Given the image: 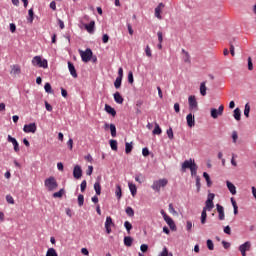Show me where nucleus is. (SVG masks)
<instances>
[{"label":"nucleus","mask_w":256,"mask_h":256,"mask_svg":"<svg viewBox=\"0 0 256 256\" xmlns=\"http://www.w3.org/2000/svg\"><path fill=\"white\" fill-rule=\"evenodd\" d=\"M164 7H165V4L159 3V5L155 8V17H157V19H162L161 9H163Z\"/></svg>","instance_id":"4be33fe9"},{"label":"nucleus","mask_w":256,"mask_h":256,"mask_svg":"<svg viewBox=\"0 0 256 256\" xmlns=\"http://www.w3.org/2000/svg\"><path fill=\"white\" fill-rule=\"evenodd\" d=\"M226 185L231 195H237V187H235V184L231 183L230 181H226Z\"/></svg>","instance_id":"a211bd4d"},{"label":"nucleus","mask_w":256,"mask_h":256,"mask_svg":"<svg viewBox=\"0 0 256 256\" xmlns=\"http://www.w3.org/2000/svg\"><path fill=\"white\" fill-rule=\"evenodd\" d=\"M203 177L206 180L207 187H211V185H213V182H211V177L209 176V174L207 172H204Z\"/></svg>","instance_id":"2f4dec72"},{"label":"nucleus","mask_w":256,"mask_h":256,"mask_svg":"<svg viewBox=\"0 0 256 256\" xmlns=\"http://www.w3.org/2000/svg\"><path fill=\"white\" fill-rule=\"evenodd\" d=\"M10 75L12 77H18V75H21V66L19 64H14L10 66Z\"/></svg>","instance_id":"1a4fd4ad"},{"label":"nucleus","mask_w":256,"mask_h":256,"mask_svg":"<svg viewBox=\"0 0 256 256\" xmlns=\"http://www.w3.org/2000/svg\"><path fill=\"white\" fill-rule=\"evenodd\" d=\"M145 53H146L147 57H152L153 56V54L151 53V47H149V45L146 46Z\"/></svg>","instance_id":"864d4df0"},{"label":"nucleus","mask_w":256,"mask_h":256,"mask_svg":"<svg viewBox=\"0 0 256 256\" xmlns=\"http://www.w3.org/2000/svg\"><path fill=\"white\" fill-rule=\"evenodd\" d=\"M44 89H45L46 93H53V88L51 87V84H49V83L45 84Z\"/></svg>","instance_id":"09e8293b"},{"label":"nucleus","mask_w":256,"mask_h":256,"mask_svg":"<svg viewBox=\"0 0 256 256\" xmlns=\"http://www.w3.org/2000/svg\"><path fill=\"white\" fill-rule=\"evenodd\" d=\"M223 111H225V106L220 105L218 110L215 108H212L210 113H211V118L212 119H217V117L223 115Z\"/></svg>","instance_id":"0eeeda50"},{"label":"nucleus","mask_w":256,"mask_h":256,"mask_svg":"<svg viewBox=\"0 0 256 256\" xmlns=\"http://www.w3.org/2000/svg\"><path fill=\"white\" fill-rule=\"evenodd\" d=\"M125 147H126L125 148L126 154L129 155V153H131V151H133V145L126 142Z\"/></svg>","instance_id":"37998d69"},{"label":"nucleus","mask_w":256,"mask_h":256,"mask_svg":"<svg viewBox=\"0 0 256 256\" xmlns=\"http://www.w3.org/2000/svg\"><path fill=\"white\" fill-rule=\"evenodd\" d=\"M160 256H169V250H167V248H163L162 252L160 253Z\"/></svg>","instance_id":"0e129e2a"},{"label":"nucleus","mask_w":256,"mask_h":256,"mask_svg":"<svg viewBox=\"0 0 256 256\" xmlns=\"http://www.w3.org/2000/svg\"><path fill=\"white\" fill-rule=\"evenodd\" d=\"M123 79L122 78H116L115 82H114V87L115 89H119L121 87V83H122Z\"/></svg>","instance_id":"c03bdc74"},{"label":"nucleus","mask_w":256,"mask_h":256,"mask_svg":"<svg viewBox=\"0 0 256 256\" xmlns=\"http://www.w3.org/2000/svg\"><path fill=\"white\" fill-rule=\"evenodd\" d=\"M168 227H170L171 231H177V225H175V221H173V218H170V216H168L167 219L164 220Z\"/></svg>","instance_id":"2eb2a0df"},{"label":"nucleus","mask_w":256,"mask_h":256,"mask_svg":"<svg viewBox=\"0 0 256 256\" xmlns=\"http://www.w3.org/2000/svg\"><path fill=\"white\" fill-rule=\"evenodd\" d=\"M193 165H197V163H195V160L193 159L185 160L181 166L182 173H185L187 169H192Z\"/></svg>","instance_id":"423d86ee"},{"label":"nucleus","mask_w":256,"mask_h":256,"mask_svg":"<svg viewBox=\"0 0 256 256\" xmlns=\"http://www.w3.org/2000/svg\"><path fill=\"white\" fill-rule=\"evenodd\" d=\"M251 111V106L249 105V103L245 104V108H244V115L245 117L249 118V113Z\"/></svg>","instance_id":"58836bf2"},{"label":"nucleus","mask_w":256,"mask_h":256,"mask_svg":"<svg viewBox=\"0 0 256 256\" xmlns=\"http://www.w3.org/2000/svg\"><path fill=\"white\" fill-rule=\"evenodd\" d=\"M32 65L34 67H40L42 69H47V67H49V63L47 62V59H43L41 56H35L32 59Z\"/></svg>","instance_id":"f257e3e1"},{"label":"nucleus","mask_w":256,"mask_h":256,"mask_svg":"<svg viewBox=\"0 0 256 256\" xmlns=\"http://www.w3.org/2000/svg\"><path fill=\"white\" fill-rule=\"evenodd\" d=\"M67 147L70 149V151L73 150V138H70V139L67 141Z\"/></svg>","instance_id":"052dcab7"},{"label":"nucleus","mask_w":256,"mask_h":256,"mask_svg":"<svg viewBox=\"0 0 256 256\" xmlns=\"http://www.w3.org/2000/svg\"><path fill=\"white\" fill-rule=\"evenodd\" d=\"M182 53L184 63H191V56L189 55V52L185 51V49H182Z\"/></svg>","instance_id":"bb28decb"},{"label":"nucleus","mask_w":256,"mask_h":256,"mask_svg":"<svg viewBox=\"0 0 256 256\" xmlns=\"http://www.w3.org/2000/svg\"><path fill=\"white\" fill-rule=\"evenodd\" d=\"M110 128L111 136L117 137V127H115V124H105V129Z\"/></svg>","instance_id":"5701e85b"},{"label":"nucleus","mask_w":256,"mask_h":256,"mask_svg":"<svg viewBox=\"0 0 256 256\" xmlns=\"http://www.w3.org/2000/svg\"><path fill=\"white\" fill-rule=\"evenodd\" d=\"M197 169H199V166H197V164L193 165L192 169H190L191 177L197 178Z\"/></svg>","instance_id":"4c0bfd02"},{"label":"nucleus","mask_w":256,"mask_h":256,"mask_svg":"<svg viewBox=\"0 0 256 256\" xmlns=\"http://www.w3.org/2000/svg\"><path fill=\"white\" fill-rule=\"evenodd\" d=\"M80 189L82 193H85V190L87 189V180H83L80 184Z\"/></svg>","instance_id":"a18cd8bd"},{"label":"nucleus","mask_w":256,"mask_h":256,"mask_svg":"<svg viewBox=\"0 0 256 256\" xmlns=\"http://www.w3.org/2000/svg\"><path fill=\"white\" fill-rule=\"evenodd\" d=\"M128 187L130 189L132 197H135V195H137V186L135 184L129 182Z\"/></svg>","instance_id":"a878e982"},{"label":"nucleus","mask_w":256,"mask_h":256,"mask_svg":"<svg viewBox=\"0 0 256 256\" xmlns=\"http://www.w3.org/2000/svg\"><path fill=\"white\" fill-rule=\"evenodd\" d=\"M68 69L72 77L74 79H77L78 75H77V70L75 69V65H73V63L71 62H68Z\"/></svg>","instance_id":"f3484780"},{"label":"nucleus","mask_w":256,"mask_h":256,"mask_svg":"<svg viewBox=\"0 0 256 256\" xmlns=\"http://www.w3.org/2000/svg\"><path fill=\"white\" fill-rule=\"evenodd\" d=\"M248 69L249 71H253V60L251 57H248Z\"/></svg>","instance_id":"4d7b16f0"},{"label":"nucleus","mask_w":256,"mask_h":256,"mask_svg":"<svg viewBox=\"0 0 256 256\" xmlns=\"http://www.w3.org/2000/svg\"><path fill=\"white\" fill-rule=\"evenodd\" d=\"M234 119H236V121H241V109L236 108L234 110Z\"/></svg>","instance_id":"473e14b6"},{"label":"nucleus","mask_w":256,"mask_h":256,"mask_svg":"<svg viewBox=\"0 0 256 256\" xmlns=\"http://www.w3.org/2000/svg\"><path fill=\"white\" fill-rule=\"evenodd\" d=\"M124 227H125L128 234L131 233V230L133 229V225H131V222L125 221L124 222Z\"/></svg>","instance_id":"e433bc0d"},{"label":"nucleus","mask_w":256,"mask_h":256,"mask_svg":"<svg viewBox=\"0 0 256 256\" xmlns=\"http://www.w3.org/2000/svg\"><path fill=\"white\" fill-rule=\"evenodd\" d=\"M10 31L11 33H15V31H17V26L15 25V23L10 24Z\"/></svg>","instance_id":"e2e57ef3"},{"label":"nucleus","mask_w":256,"mask_h":256,"mask_svg":"<svg viewBox=\"0 0 256 256\" xmlns=\"http://www.w3.org/2000/svg\"><path fill=\"white\" fill-rule=\"evenodd\" d=\"M101 177L97 178V182L94 183V190L96 195H101Z\"/></svg>","instance_id":"aec40b11"},{"label":"nucleus","mask_w":256,"mask_h":256,"mask_svg":"<svg viewBox=\"0 0 256 256\" xmlns=\"http://www.w3.org/2000/svg\"><path fill=\"white\" fill-rule=\"evenodd\" d=\"M80 57L84 63H89L91 57H93V51L90 48H87L85 51L79 50Z\"/></svg>","instance_id":"20e7f679"},{"label":"nucleus","mask_w":256,"mask_h":256,"mask_svg":"<svg viewBox=\"0 0 256 256\" xmlns=\"http://www.w3.org/2000/svg\"><path fill=\"white\" fill-rule=\"evenodd\" d=\"M153 135H161V133H163V130H161V127L155 123V128L153 130Z\"/></svg>","instance_id":"c9c22d12"},{"label":"nucleus","mask_w":256,"mask_h":256,"mask_svg":"<svg viewBox=\"0 0 256 256\" xmlns=\"http://www.w3.org/2000/svg\"><path fill=\"white\" fill-rule=\"evenodd\" d=\"M6 201H7V203H9L10 205H14V204H15V199H13V196H11V195H7V196H6Z\"/></svg>","instance_id":"8fccbe9b"},{"label":"nucleus","mask_w":256,"mask_h":256,"mask_svg":"<svg viewBox=\"0 0 256 256\" xmlns=\"http://www.w3.org/2000/svg\"><path fill=\"white\" fill-rule=\"evenodd\" d=\"M113 226H115V223H113V218H111V216H108L105 221V229L108 235L111 233V227Z\"/></svg>","instance_id":"9b49d317"},{"label":"nucleus","mask_w":256,"mask_h":256,"mask_svg":"<svg viewBox=\"0 0 256 256\" xmlns=\"http://www.w3.org/2000/svg\"><path fill=\"white\" fill-rule=\"evenodd\" d=\"M125 211L128 217H133L135 215V211L131 207H127Z\"/></svg>","instance_id":"79ce46f5"},{"label":"nucleus","mask_w":256,"mask_h":256,"mask_svg":"<svg viewBox=\"0 0 256 256\" xmlns=\"http://www.w3.org/2000/svg\"><path fill=\"white\" fill-rule=\"evenodd\" d=\"M105 111L109 115H112V117H115L117 115V111L115 108L111 107L109 104H105Z\"/></svg>","instance_id":"412c9836"},{"label":"nucleus","mask_w":256,"mask_h":256,"mask_svg":"<svg viewBox=\"0 0 256 256\" xmlns=\"http://www.w3.org/2000/svg\"><path fill=\"white\" fill-rule=\"evenodd\" d=\"M201 223L202 225H205V223H207V208H203V211L201 214Z\"/></svg>","instance_id":"c85d7f7f"},{"label":"nucleus","mask_w":256,"mask_h":256,"mask_svg":"<svg viewBox=\"0 0 256 256\" xmlns=\"http://www.w3.org/2000/svg\"><path fill=\"white\" fill-rule=\"evenodd\" d=\"M140 250L142 251V253H147V251L149 250V246L147 244H142L140 246Z\"/></svg>","instance_id":"5fc2aeb1"},{"label":"nucleus","mask_w":256,"mask_h":256,"mask_svg":"<svg viewBox=\"0 0 256 256\" xmlns=\"http://www.w3.org/2000/svg\"><path fill=\"white\" fill-rule=\"evenodd\" d=\"M115 193H116L117 199H121V197H123L121 185H119V184L116 185V191H115Z\"/></svg>","instance_id":"7c9ffc66"},{"label":"nucleus","mask_w":256,"mask_h":256,"mask_svg":"<svg viewBox=\"0 0 256 256\" xmlns=\"http://www.w3.org/2000/svg\"><path fill=\"white\" fill-rule=\"evenodd\" d=\"M196 187H197V191H201V178H199V176H196Z\"/></svg>","instance_id":"603ef678"},{"label":"nucleus","mask_w":256,"mask_h":256,"mask_svg":"<svg viewBox=\"0 0 256 256\" xmlns=\"http://www.w3.org/2000/svg\"><path fill=\"white\" fill-rule=\"evenodd\" d=\"M73 177L74 179H81V177H83V169H81V166L79 165L74 166Z\"/></svg>","instance_id":"f8f14e48"},{"label":"nucleus","mask_w":256,"mask_h":256,"mask_svg":"<svg viewBox=\"0 0 256 256\" xmlns=\"http://www.w3.org/2000/svg\"><path fill=\"white\" fill-rule=\"evenodd\" d=\"M7 141L8 143H12L15 153H19L20 148H19V142H17V139L13 138L11 135H8Z\"/></svg>","instance_id":"ddd939ff"},{"label":"nucleus","mask_w":256,"mask_h":256,"mask_svg":"<svg viewBox=\"0 0 256 256\" xmlns=\"http://www.w3.org/2000/svg\"><path fill=\"white\" fill-rule=\"evenodd\" d=\"M64 192H65V190L61 189L60 191L55 192V193L53 194V197H54L55 199L61 198V197H63V193H64Z\"/></svg>","instance_id":"de8ad7c7"},{"label":"nucleus","mask_w":256,"mask_h":256,"mask_svg":"<svg viewBox=\"0 0 256 256\" xmlns=\"http://www.w3.org/2000/svg\"><path fill=\"white\" fill-rule=\"evenodd\" d=\"M135 181L141 185V183H145V177L143 174H136Z\"/></svg>","instance_id":"c756f323"},{"label":"nucleus","mask_w":256,"mask_h":256,"mask_svg":"<svg viewBox=\"0 0 256 256\" xmlns=\"http://www.w3.org/2000/svg\"><path fill=\"white\" fill-rule=\"evenodd\" d=\"M86 175H88V176L93 175V166H88V169L86 171Z\"/></svg>","instance_id":"680f3d73"},{"label":"nucleus","mask_w":256,"mask_h":256,"mask_svg":"<svg viewBox=\"0 0 256 256\" xmlns=\"http://www.w3.org/2000/svg\"><path fill=\"white\" fill-rule=\"evenodd\" d=\"M124 245L126 247H131L133 245V238H131V236L124 237Z\"/></svg>","instance_id":"cd10ccee"},{"label":"nucleus","mask_w":256,"mask_h":256,"mask_svg":"<svg viewBox=\"0 0 256 256\" xmlns=\"http://www.w3.org/2000/svg\"><path fill=\"white\" fill-rule=\"evenodd\" d=\"M213 207H215V205L213 204V201L207 200L206 207H204V209H206V211H212Z\"/></svg>","instance_id":"72a5a7b5"},{"label":"nucleus","mask_w":256,"mask_h":256,"mask_svg":"<svg viewBox=\"0 0 256 256\" xmlns=\"http://www.w3.org/2000/svg\"><path fill=\"white\" fill-rule=\"evenodd\" d=\"M216 207H217V212L219 214V220L220 221L225 220V210H224L223 206L217 204Z\"/></svg>","instance_id":"6ab92c4d"},{"label":"nucleus","mask_w":256,"mask_h":256,"mask_svg":"<svg viewBox=\"0 0 256 256\" xmlns=\"http://www.w3.org/2000/svg\"><path fill=\"white\" fill-rule=\"evenodd\" d=\"M169 213H172V215H177V211L173 207V204H169Z\"/></svg>","instance_id":"13d9d810"},{"label":"nucleus","mask_w":256,"mask_h":256,"mask_svg":"<svg viewBox=\"0 0 256 256\" xmlns=\"http://www.w3.org/2000/svg\"><path fill=\"white\" fill-rule=\"evenodd\" d=\"M186 121H187V125L188 127H195V116H193V114H188L186 116Z\"/></svg>","instance_id":"dca6fc26"},{"label":"nucleus","mask_w":256,"mask_h":256,"mask_svg":"<svg viewBox=\"0 0 256 256\" xmlns=\"http://www.w3.org/2000/svg\"><path fill=\"white\" fill-rule=\"evenodd\" d=\"M114 101H116V103H118V105H123V96H121V93L119 92H115L114 93Z\"/></svg>","instance_id":"b1692460"},{"label":"nucleus","mask_w":256,"mask_h":256,"mask_svg":"<svg viewBox=\"0 0 256 256\" xmlns=\"http://www.w3.org/2000/svg\"><path fill=\"white\" fill-rule=\"evenodd\" d=\"M24 133H35L37 131V124L35 123H30L26 124L23 127Z\"/></svg>","instance_id":"9d476101"},{"label":"nucleus","mask_w":256,"mask_h":256,"mask_svg":"<svg viewBox=\"0 0 256 256\" xmlns=\"http://www.w3.org/2000/svg\"><path fill=\"white\" fill-rule=\"evenodd\" d=\"M84 27L90 35H93L95 33V20L90 21L89 24H85Z\"/></svg>","instance_id":"4468645a"},{"label":"nucleus","mask_w":256,"mask_h":256,"mask_svg":"<svg viewBox=\"0 0 256 256\" xmlns=\"http://www.w3.org/2000/svg\"><path fill=\"white\" fill-rule=\"evenodd\" d=\"M102 42H103V43H109V35L104 34V35L102 36Z\"/></svg>","instance_id":"69168bd1"},{"label":"nucleus","mask_w":256,"mask_h":256,"mask_svg":"<svg viewBox=\"0 0 256 256\" xmlns=\"http://www.w3.org/2000/svg\"><path fill=\"white\" fill-rule=\"evenodd\" d=\"M207 82H201L200 84V94L202 95V97H205V95H207Z\"/></svg>","instance_id":"393cba45"},{"label":"nucleus","mask_w":256,"mask_h":256,"mask_svg":"<svg viewBox=\"0 0 256 256\" xmlns=\"http://www.w3.org/2000/svg\"><path fill=\"white\" fill-rule=\"evenodd\" d=\"M110 147L112 151H117V140H110Z\"/></svg>","instance_id":"49530a36"},{"label":"nucleus","mask_w":256,"mask_h":256,"mask_svg":"<svg viewBox=\"0 0 256 256\" xmlns=\"http://www.w3.org/2000/svg\"><path fill=\"white\" fill-rule=\"evenodd\" d=\"M207 247H208L209 251H213V249H215L213 240H207Z\"/></svg>","instance_id":"3c124183"},{"label":"nucleus","mask_w":256,"mask_h":256,"mask_svg":"<svg viewBox=\"0 0 256 256\" xmlns=\"http://www.w3.org/2000/svg\"><path fill=\"white\" fill-rule=\"evenodd\" d=\"M239 251L242 256H247V251H251V242L247 241L239 246Z\"/></svg>","instance_id":"6e6552de"},{"label":"nucleus","mask_w":256,"mask_h":256,"mask_svg":"<svg viewBox=\"0 0 256 256\" xmlns=\"http://www.w3.org/2000/svg\"><path fill=\"white\" fill-rule=\"evenodd\" d=\"M118 79H123V68L118 69Z\"/></svg>","instance_id":"774afa93"},{"label":"nucleus","mask_w":256,"mask_h":256,"mask_svg":"<svg viewBox=\"0 0 256 256\" xmlns=\"http://www.w3.org/2000/svg\"><path fill=\"white\" fill-rule=\"evenodd\" d=\"M188 103L190 111H197L199 109V106L197 104V98H195L194 95L189 96Z\"/></svg>","instance_id":"39448f33"},{"label":"nucleus","mask_w":256,"mask_h":256,"mask_svg":"<svg viewBox=\"0 0 256 256\" xmlns=\"http://www.w3.org/2000/svg\"><path fill=\"white\" fill-rule=\"evenodd\" d=\"M167 183H169V181L163 178V179L155 180L151 187L153 191H156V193H159L161 191V187H167Z\"/></svg>","instance_id":"7ed1b4c3"},{"label":"nucleus","mask_w":256,"mask_h":256,"mask_svg":"<svg viewBox=\"0 0 256 256\" xmlns=\"http://www.w3.org/2000/svg\"><path fill=\"white\" fill-rule=\"evenodd\" d=\"M142 155H143L144 157H148V155H149V149H148V148H143V149H142Z\"/></svg>","instance_id":"338daca9"},{"label":"nucleus","mask_w":256,"mask_h":256,"mask_svg":"<svg viewBox=\"0 0 256 256\" xmlns=\"http://www.w3.org/2000/svg\"><path fill=\"white\" fill-rule=\"evenodd\" d=\"M28 15H29V17H28L29 23H33V19H34V15H35V13L33 12V8L28 10Z\"/></svg>","instance_id":"ea45409f"},{"label":"nucleus","mask_w":256,"mask_h":256,"mask_svg":"<svg viewBox=\"0 0 256 256\" xmlns=\"http://www.w3.org/2000/svg\"><path fill=\"white\" fill-rule=\"evenodd\" d=\"M83 203H85V196L83 194L78 195V205L79 207H83Z\"/></svg>","instance_id":"a19ab883"},{"label":"nucleus","mask_w":256,"mask_h":256,"mask_svg":"<svg viewBox=\"0 0 256 256\" xmlns=\"http://www.w3.org/2000/svg\"><path fill=\"white\" fill-rule=\"evenodd\" d=\"M128 83H130V85H133L134 83L133 72L128 73Z\"/></svg>","instance_id":"6e6d98bb"},{"label":"nucleus","mask_w":256,"mask_h":256,"mask_svg":"<svg viewBox=\"0 0 256 256\" xmlns=\"http://www.w3.org/2000/svg\"><path fill=\"white\" fill-rule=\"evenodd\" d=\"M44 185L48 191H55L57 187H59V184L57 183V180L55 177L50 176L44 181Z\"/></svg>","instance_id":"f03ea898"},{"label":"nucleus","mask_w":256,"mask_h":256,"mask_svg":"<svg viewBox=\"0 0 256 256\" xmlns=\"http://www.w3.org/2000/svg\"><path fill=\"white\" fill-rule=\"evenodd\" d=\"M166 133H167L169 139H173V137H174V135H173V128H169L166 131Z\"/></svg>","instance_id":"bf43d9fd"},{"label":"nucleus","mask_w":256,"mask_h":256,"mask_svg":"<svg viewBox=\"0 0 256 256\" xmlns=\"http://www.w3.org/2000/svg\"><path fill=\"white\" fill-rule=\"evenodd\" d=\"M46 256H59V254H57L55 248H49L46 252Z\"/></svg>","instance_id":"f704fd0d"}]
</instances>
